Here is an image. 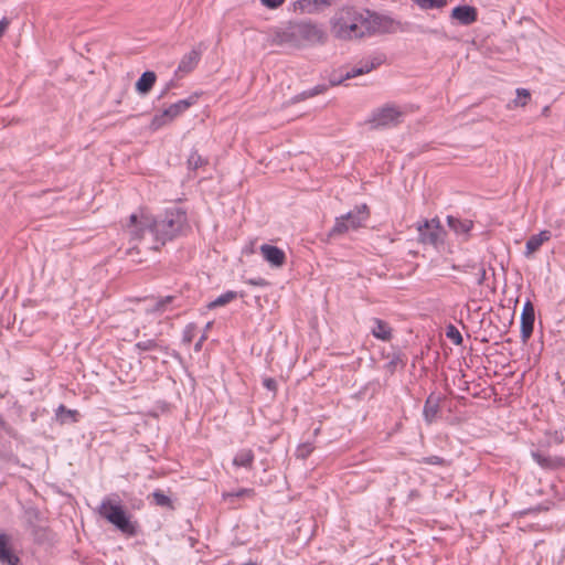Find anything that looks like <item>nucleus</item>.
I'll return each instance as SVG.
<instances>
[{"label": "nucleus", "instance_id": "obj_30", "mask_svg": "<svg viewBox=\"0 0 565 565\" xmlns=\"http://www.w3.org/2000/svg\"><path fill=\"white\" fill-rule=\"evenodd\" d=\"M535 316H521V340L526 343L534 329Z\"/></svg>", "mask_w": 565, "mask_h": 565}, {"label": "nucleus", "instance_id": "obj_14", "mask_svg": "<svg viewBox=\"0 0 565 565\" xmlns=\"http://www.w3.org/2000/svg\"><path fill=\"white\" fill-rule=\"evenodd\" d=\"M450 19L456 20L461 25H471L478 20V10L469 4H460L451 10Z\"/></svg>", "mask_w": 565, "mask_h": 565}, {"label": "nucleus", "instance_id": "obj_42", "mask_svg": "<svg viewBox=\"0 0 565 565\" xmlns=\"http://www.w3.org/2000/svg\"><path fill=\"white\" fill-rule=\"evenodd\" d=\"M470 267H471V270H477V273H476L477 285L482 286L484 284L486 275H487L484 266L482 264H472V266H470Z\"/></svg>", "mask_w": 565, "mask_h": 565}, {"label": "nucleus", "instance_id": "obj_40", "mask_svg": "<svg viewBox=\"0 0 565 565\" xmlns=\"http://www.w3.org/2000/svg\"><path fill=\"white\" fill-rule=\"evenodd\" d=\"M564 443V433L561 430H555L553 433L547 434V441L544 443L545 447H550L552 444L561 445Z\"/></svg>", "mask_w": 565, "mask_h": 565}, {"label": "nucleus", "instance_id": "obj_4", "mask_svg": "<svg viewBox=\"0 0 565 565\" xmlns=\"http://www.w3.org/2000/svg\"><path fill=\"white\" fill-rule=\"evenodd\" d=\"M198 98H199V95L193 94L185 99H181V100L170 105L168 108L162 110L160 114L154 115L150 122V129L158 130L161 127L166 126L167 124L171 122L174 118H177L182 113H184L186 109H189L192 105H194L196 103Z\"/></svg>", "mask_w": 565, "mask_h": 565}, {"label": "nucleus", "instance_id": "obj_6", "mask_svg": "<svg viewBox=\"0 0 565 565\" xmlns=\"http://www.w3.org/2000/svg\"><path fill=\"white\" fill-rule=\"evenodd\" d=\"M295 30L299 44L301 41L323 43L326 40L324 31L311 21L295 22Z\"/></svg>", "mask_w": 565, "mask_h": 565}, {"label": "nucleus", "instance_id": "obj_49", "mask_svg": "<svg viewBox=\"0 0 565 565\" xmlns=\"http://www.w3.org/2000/svg\"><path fill=\"white\" fill-rule=\"evenodd\" d=\"M0 429H2L6 434L12 436L14 434V429L3 419L0 415Z\"/></svg>", "mask_w": 565, "mask_h": 565}, {"label": "nucleus", "instance_id": "obj_18", "mask_svg": "<svg viewBox=\"0 0 565 565\" xmlns=\"http://www.w3.org/2000/svg\"><path fill=\"white\" fill-rule=\"evenodd\" d=\"M370 216V210L366 204L355 206L354 210L344 214L351 230H358L363 226Z\"/></svg>", "mask_w": 565, "mask_h": 565}, {"label": "nucleus", "instance_id": "obj_50", "mask_svg": "<svg viewBox=\"0 0 565 565\" xmlns=\"http://www.w3.org/2000/svg\"><path fill=\"white\" fill-rule=\"evenodd\" d=\"M10 24V21L8 18H2L0 20V38L4 34L6 30L8 29Z\"/></svg>", "mask_w": 565, "mask_h": 565}, {"label": "nucleus", "instance_id": "obj_1", "mask_svg": "<svg viewBox=\"0 0 565 565\" xmlns=\"http://www.w3.org/2000/svg\"><path fill=\"white\" fill-rule=\"evenodd\" d=\"M150 225V232L160 245L172 241L188 226V216L185 211L179 207L168 210L163 217L151 218V222H145Z\"/></svg>", "mask_w": 565, "mask_h": 565}, {"label": "nucleus", "instance_id": "obj_58", "mask_svg": "<svg viewBox=\"0 0 565 565\" xmlns=\"http://www.w3.org/2000/svg\"><path fill=\"white\" fill-rule=\"evenodd\" d=\"M211 326H212V322H207V323H206V326H205V329H206V330H207V329H210V328H211Z\"/></svg>", "mask_w": 565, "mask_h": 565}, {"label": "nucleus", "instance_id": "obj_36", "mask_svg": "<svg viewBox=\"0 0 565 565\" xmlns=\"http://www.w3.org/2000/svg\"><path fill=\"white\" fill-rule=\"evenodd\" d=\"M327 88H328L327 85H323V84L317 85V86H315V87H312V88H310L308 90H305L301 94L297 95L294 99H295V102H300V100L313 97V96H316L318 94H321V93L326 92Z\"/></svg>", "mask_w": 565, "mask_h": 565}, {"label": "nucleus", "instance_id": "obj_51", "mask_svg": "<svg viewBox=\"0 0 565 565\" xmlns=\"http://www.w3.org/2000/svg\"><path fill=\"white\" fill-rule=\"evenodd\" d=\"M247 284H249L252 286H265V285H267V281L264 278H258V279H248Z\"/></svg>", "mask_w": 565, "mask_h": 565}, {"label": "nucleus", "instance_id": "obj_26", "mask_svg": "<svg viewBox=\"0 0 565 565\" xmlns=\"http://www.w3.org/2000/svg\"><path fill=\"white\" fill-rule=\"evenodd\" d=\"M387 358H390V361L384 365V367L390 375H393L398 367L404 369L407 362L405 354L399 350L394 351L393 354L387 355Z\"/></svg>", "mask_w": 565, "mask_h": 565}, {"label": "nucleus", "instance_id": "obj_9", "mask_svg": "<svg viewBox=\"0 0 565 565\" xmlns=\"http://www.w3.org/2000/svg\"><path fill=\"white\" fill-rule=\"evenodd\" d=\"M385 62L384 54H375L361 60L355 66L344 73V78L350 79L356 76L367 74Z\"/></svg>", "mask_w": 565, "mask_h": 565}, {"label": "nucleus", "instance_id": "obj_2", "mask_svg": "<svg viewBox=\"0 0 565 565\" xmlns=\"http://www.w3.org/2000/svg\"><path fill=\"white\" fill-rule=\"evenodd\" d=\"M98 514L113 524L121 533L135 536L138 533V523L130 520V515L121 504L118 494H111L103 499Z\"/></svg>", "mask_w": 565, "mask_h": 565}, {"label": "nucleus", "instance_id": "obj_22", "mask_svg": "<svg viewBox=\"0 0 565 565\" xmlns=\"http://www.w3.org/2000/svg\"><path fill=\"white\" fill-rule=\"evenodd\" d=\"M274 43L282 45L289 44L292 46H299L298 39L295 30V22L289 23V25L280 31H277L274 35Z\"/></svg>", "mask_w": 565, "mask_h": 565}, {"label": "nucleus", "instance_id": "obj_7", "mask_svg": "<svg viewBox=\"0 0 565 565\" xmlns=\"http://www.w3.org/2000/svg\"><path fill=\"white\" fill-rule=\"evenodd\" d=\"M417 231L418 242L422 244L438 247L445 242V228L443 226L429 227L427 220L418 223Z\"/></svg>", "mask_w": 565, "mask_h": 565}, {"label": "nucleus", "instance_id": "obj_5", "mask_svg": "<svg viewBox=\"0 0 565 565\" xmlns=\"http://www.w3.org/2000/svg\"><path fill=\"white\" fill-rule=\"evenodd\" d=\"M531 457L544 470H559L565 467V457L550 454L543 441L536 449L531 450Z\"/></svg>", "mask_w": 565, "mask_h": 565}, {"label": "nucleus", "instance_id": "obj_23", "mask_svg": "<svg viewBox=\"0 0 565 565\" xmlns=\"http://www.w3.org/2000/svg\"><path fill=\"white\" fill-rule=\"evenodd\" d=\"M157 81V75L153 71H146L141 74L135 84L136 92L141 95H148L153 88Z\"/></svg>", "mask_w": 565, "mask_h": 565}, {"label": "nucleus", "instance_id": "obj_56", "mask_svg": "<svg viewBox=\"0 0 565 565\" xmlns=\"http://www.w3.org/2000/svg\"><path fill=\"white\" fill-rule=\"evenodd\" d=\"M414 4H416L419 9H422L423 4L426 0H412Z\"/></svg>", "mask_w": 565, "mask_h": 565}, {"label": "nucleus", "instance_id": "obj_57", "mask_svg": "<svg viewBox=\"0 0 565 565\" xmlns=\"http://www.w3.org/2000/svg\"><path fill=\"white\" fill-rule=\"evenodd\" d=\"M424 32H425V33H429V34H438V30H433V29H430V30H426V31H424Z\"/></svg>", "mask_w": 565, "mask_h": 565}, {"label": "nucleus", "instance_id": "obj_25", "mask_svg": "<svg viewBox=\"0 0 565 565\" xmlns=\"http://www.w3.org/2000/svg\"><path fill=\"white\" fill-rule=\"evenodd\" d=\"M373 322L374 327L371 330L373 337L382 341H390L392 338V328L388 323L379 318H374Z\"/></svg>", "mask_w": 565, "mask_h": 565}, {"label": "nucleus", "instance_id": "obj_45", "mask_svg": "<svg viewBox=\"0 0 565 565\" xmlns=\"http://www.w3.org/2000/svg\"><path fill=\"white\" fill-rule=\"evenodd\" d=\"M521 316H535L534 306L530 299L525 301Z\"/></svg>", "mask_w": 565, "mask_h": 565}, {"label": "nucleus", "instance_id": "obj_10", "mask_svg": "<svg viewBox=\"0 0 565 565\" xmlns=\"http://www.w3.org/2000/svg\"><path fill=\"white\" fill-rule=\"evenodd\" d=\"M206 46L203 42H200L196 46H194L190 52L184 54L179 63V66L175 71V75L179 74H189L195 70L199 62L201 61V57L203 55V52L205 51Z\"/></svg>", "mask_w": 565, "mask_h": 565}, {"label": "nucleus", "instance_id": "obj_38", "mask_svg": "<svg viewBox=\"0 0 565 565\" xmlns=\"http://www.w3.org/2000/svg\"><path fill=\"white\" fill-rule=\"evenodd\" d=\"M206 163H207V161L205 159H203L202 156L198 151L191 152V154L188 158V167L191 170H196Z\"/></svg>", "mask_w": 565, "mask_h": 565}, {"label": "nucleus", "instance_id": "obj_27", "mask_svg": "<svg viewBox=\"0 0 565 565\" xmlns=\"http://www.w3.org/2000/svg\"><path fill=\"white\" fill-rule=\"evenodd\" d=\"M349 230L351 228L348 221L345 220L344 215H341L335 217L334 225L330 228L327 235L329 239L337 238L348 233Z\"/></svg>", "mask_w": 565, "mask_h": 565}, {"label": "nucleus", "instance_id": "obj_13", "mask_svg": "<svg viewBox=\"0 0 565 565\" xmlns=\"http://www.w3.org/2000/svg\"><path fill=\"white\" fill-rule=\"evenodd\" d=\"M367 24H332V33L342 40L358 39L367 34Z\"/></svg>", "mask_w": 565, "mask_h": 565}, {"label": "nucleus", "instance_id": "obj_8", "mask_svg": "<svg viewBox=\"0 0 565 565\" xmlns=\"http://www.w3.org/2000/svg\"><path fill=\"white\" fill-rule=\"evenodd\" d=\"M26 514L28 529L30 530L33 540L39 544L52 541V532L49 530V527L36 524L35 522L40 516L39 511L36 509H30L26 511Z\"/></svg>", "mask_w": 565, "mask_h": 565}, {"label": "nucleus", "instance_id": "obj_31", "mask_svg": "<svg viewBox=\"0 0 565 565\" xmlns=\"http://www.w3.org/2000/svg\"><path fill=\"white\" fill-rule=\"evenodd\" d=\"M77 411H72L66 408L65 405L61 404L56 412H55V418L60 424H66L68 422H76L77 420Z\"/></svg>", "mask_w": 565, "mask_h": 565}, {"label": "nucleus", "instance_id": "obj_21", "mask_svg": "<svg viewBox=\"0 0 565 565\" xmlns=\"http://www.w3.org/2000/svg\"><path fill=\"white\" fill-rule=\"evenodd\" d=\"M441 397L431 393L425 401L423 416L427 424L435 422L437 414L440 409Z\"/></svg>", "mask_w": 565, "mask_h": 565}, {"label": "nucleus", "instance_id": "obj_29", "mask_svg": "<svg viewBox=\"0 0 565 565\" xmlns=\"http://www.w3.org/2000/svg\"><path fill=\"white\" fill-rule=\"evenodd\" d=\"M135 350H137L139 352L157 350V351L163 352L164 354H169L168 347L159 343L154 339H148V340H145V341L137 342L135 344Z\"/></svg>", "mask_w": 565, "mask_h": 565}, {"label": "nucleus", "instance_id": "obj_55", "mask_svg": "<svg viewBox=\"0 0 565 565\" xmlns=\"http://www.w3.org/2000/svg\"><path fill=\"white\" fill-rule=\"evenodd\" d=\"M183 341H184V342H188V343H190V342L192 341V335H191L190 331H188V330H186V331L184 332Z\"/></svg>", "mask_w": 565, "mask_h": 565}, {"label": "nucleus", "instance_id": "obj_16", "mask_svg": "<svg viewBox=\"0 0 565 565\" xmlns=\"http://www.w3.org/2000/svg\"><path fill=\"white\" fill-rule=\"evenodd\" d=\"M260 254L273 267H281L286 262L285 252L274 245L263 244L260 246Z\"/></svg>", "mask_w": 565, "mask_h": 565}, {"label": "nucleus", "instance_id": "obj_44", "mask_svg": "<svg viewBox=\"0 0 565 565\" xmlns=\"http://www.w3.org/2000/svg\"><path fill=\"white\" fill-rule=\"evenodd\" d=\"M286 0H260V3L268 9L279 8Z\"/></svg>", "mask_w": 565, "mask_h": 565}, {"label": "nucleus", "instance_id": "obj_41", "mask_svg": "<svg viewBox=\"0 0 565 565\" xmlns=\"http://www.w3.org/2000/svg\"><path fill=\"white\" fill-rule=\"evenodd\" d=\"M531 98V94L526 88L516 89V98L514 99L515 106H525Z\"/></svg>", "mask_w": 565, "mask_h": 565}, {"label": "nucleus", "instance_id": "obj_24", "mask_svg": "<svg viewBox=\"0 0 565 565\" xmlns=\"http://www.w3.org/2000/svg\"><path fill=\"white\" fill-rule=\"evenodd\" d=\"M552 233L547 230L541 231L539 234L532 235L526 242L525 255L529 256L539 250L543 243L550 241Z\"/></svg>", "mask_w": 565, "mask_h": 565}, {"label": "nucleus", "instance_id": "obj_53", "mask_svg": "<svg viewBox=\"0 0 565 565\" xmlns=\"http://www.w3.org/2000/svg\"><path fill=\"white\" fill-rule=\"evenodd\" d=\"M427 223H428L429 227L441 226L440 221H439L438 217H434L431 220H427Z\"/></svg>", "mask_w": 565, "mask_h": 565}, {"label": "nucleus", "instance_id": "obj_47", "mask_svg": "<svg viewBox=\"0 0 565 565\" xmlns=\"http://www.w3.org/2000/svg\"><path fill=\"white\" fill-rule=\"evenodd\" d=\"M175 86H177L175 81H174V79H170V81L166 84V86H164V88L161 90V93L159 94L158 98H159V99L164 98V97L168 95V93L170 92V89L174 88Z\"/></svg>", "mask_w": 565, "mask_h": 565}, {"label": "nucleus", "instance_id": "obj_32", "mask_svg": "<svg viewBox=\"0 0 565 565\" xmlns=\"http://www.w3.org/2000/svg\"><path fill=\"white\" fill-rule=\"evenodd\" d=\"M237 298V292L228 290L207 305L209 309H215L217 307L225 306Z\"/></svg>", "mask_w": 565, "mask_h": 565}, {"label": "nucleus", "instance_id": "obj_52", "mask_svg": "<svg viewBox=\"0 0 565 565\" xmlns=\"http://www.w3.org/2000/svg\"><path fill=\"white\" fill-rule=\"evenodd\" d=\"M205 340H206V335H205V334H203V335L200 338V340L195 343V345H194V350H195L196 352L201 351V349H202V344H203V342H204Z\"/></svg>", "mask_w": 565, "mask_h": 565}, {"label": "nucleus", "instance_id": "obj_3", "mask_svg": "<svg viewBox=\"0 0 565 565\" xmlns=\"http://www.w3.org/2000/svg\"><path fill=\"white\" fill-rule=\"evenodd\" d=\"M405 116V111L395 104H385L372 111L367 120L373 129L391 128L398 126Z\"/></svg>", "mask_w": 565, "mask_h": 565}, {"label": "nucleus", "instance_id": "obj_39", "mask_svg": "<svg viewBox=\"0 0 565 565\" xmlns=\"http://www.w3.org/2000/svg\"><path fill=\"white\" fill-rule=\"evenodd\" d=\"M446 335L456 345H461L462 342H463V338H462L460 331L454 324H448L447 326V328H446Z\"/></svg>", "mask_w": 565, "mask_h": 565}, {"label": "nucleus", "instance_id": "obj_35", "mask_svg": "<svg viewBox=\"0 0 565 565\" xmlns=\"http://www.w3.org/2000/svg\"><path fill=\"white\" fill-rule=\"evenodd\" d=\"M151 497L156 505L173 509L172 500L162 490H154Z\"/></svg>", "mask_w": 565, "mask_h": 565}, {"label": "nucleus", "instance_id": "obj_46", "mask_svg": "<svg viewBox=\"0 0 565 565\" xmlns=\"http://www.w3.org/2000/svg\"><path fill=\"white\" fill-rule=\"evenodd\" d=\"M344 81H347L344 78V74H335L333 73L331 76H330V79H329V83L331 86H337V85H340L341 83H343Z\"/></svg>", "mask_w": 565, "mask_h": 565}, {"label": "nucleus", "instance_id": "obj_19", "mask_svg": "<svg viewBox=\"0 0 565 565\" xmlns=\"http://www.w3.org/2000/svg\"><path fill=\"white\" fill-rule=\"evenodd\" d=\"M448 227L458 236H462L465 241L469 238L473 222L467 218H460L454 215L447 216Z\"/></svg>", "mask_w": 565, "mask_h": 565}, {"label": "nucleus", "instance_id": "obj_15", "mask_svg": "<svg viewBox=\"0 0 565 565\" xmlns=\"http://www.w3.org/2000/svg\"><path fill=\"white\" fill-rule=\"evenodd\" d=\"M145 222H151V217L145 215L139 217L135 213L129 216L127 231L131 239L139 241L143 237L146 232H150V225H145Z\"/></svg>", "mask_w": 565, "mask_h": 565}, {"label": "nucleus", "instance_id": "obj_11", "mask_svg": "<svg viewBox=\"0 0 565 565\" xmlns=\"http://www.w3.org/2000/svg\"><path fill=\"white\" fill-rule=\"evenodd\" d=\"M366 13H361L356 9L347 7L342 8L333 17L331 24H367Z\"/></svg>", "mask_w": 565, "mask_h": 565}, {"label": "nucleus", "instance_id": "obj_34", "mask_svg": "<svg viewBox=\"0 0 565 565\" xmlns=\"http://www.w3.org/2000/svg\"><path fill=\"white\" fill-rule=\"evenodd\" d=\"M175 299H178V296H175V295L161 297L156 301L154 306L151 309H148L147 311L151 312V313L163 312V311H166V309L169 305H171L175 301Z\"/></svg>", "mask_w": 565, "mask_h": 565}, {"label": "nucleus", "instance_id": "obj_20", "mask_svg": "<svg viewBox=\"0 0 565 565\" xmlns=\"http://www.w3.org/2000/svg\"><path fill=\"white\" fill-rule=\"evenodd\" d=\"M331 3L332 0H298L294 3V7L296 11L311 14L330 7Z\"/></svg>", "mask_w": 565, "mask_h": 565}, {"label": "nucleus", "instance_id": "obj_48", "mask_svg": "<svg viewBox=\"0 0 565 565\" xmlns=\"http://www.w3.org/2000/svg\"><path fill=\"white\" fill-rule=\"evenodd\" d=\"M263 385H264L267 390H269V391H271V392H276V390H277V382H276V380H274V379H271V377H266V379H264V381H263Z\"/></svg>", "mask_w": 565, "mask_h": 565}, {"label": "nucleus", "instance_id": "obj_33", "mask_svg": "<svg viewBox=\"0 0 565 565\" xmlns=\"http://www.w3.org/2000/svg\"><path fill=\"white\" fill-rule=\"evenodd\" d=\"M254 493V489L242 488L234 492L223 493V500L233 504L235 499H242L245 497L252 498Z\"/></svg>", "mask_w": 565, "mask_h": 565}, {"label": "nucleus", "instance_id": "obj_43", "mask_svg": "<svg viewBox=\"0 0 565 565\" xmlns=\"http://www.w3.org/2000/svg\"><path fill=\"white\" fill-rule=\"evenodd\" d=\"M449 0H426L422 10L443 9L448 4Z\"/></svg>", "mask_w": 565, "mask_h": 565}, {"label": "nucleus", "instance_id": "obj_12", "mask_svg": "<svg viewBox=\"0 0 565 565\" xmlns=\"http://www.w3.org/2000/svg\"><path fill=\"white\" fill-rule=\"evenodd\" d=\"M366 20H367V34H372L375 32H391L393 31V26L395 21L386 15H381L369 10H365Z\"/></svg>", "mask_w": 565, "mask_h": 565}, {"label": "nucleus", "instance_id": "obj_28", "mask_svg": "<svg viewBox=\"0 0 565 565\" xmlns=\"http://www.w3.org/2000/svg\"><path fill=\"white\" fill-rule=\"evenodd\" d=\"M254 452L250 449H243L235 455L233 465L236 467L250 469L254 462Z\"/></svg>", "mask_w": 565, "mask_h": 565}, {"label": "nucleus", "instance_id": "obj_37", "mask_svg": "<svg viewBox=\"0 0 565 565\" xmlns=\"http://www.w3.org/2000/svg\"><path fill=\"white\" fill-rule=\"evenodd\" d=\"M417 462L425 463V465L441 466V467H447L450 465L449 460H447L443 457H439V456L423 457V458L418 459Z\"/></svg>", "mask_w": 565, "mask_h": 565}, {"label": "nucleus", "instance_id": "obj_54", "mask_svg": "<svg viewBox=\"0 0 565 565\" xmlns=\"http://www.w3.org/2000/svg\"><path fill=\"white\" fill-rule=\"evenodd\" d=\"M468 266H472V264H467V265H463V266H454V269L462 270L465 273H468L469 269H471V267H468Z\"/></svg>", "mask_w": 565, "mask_h": 565}, {"label": "nucleus", "instance_id": "obj_17", "mask_svg": "<svg viewBox=\"0 0 565 565\" xmlns=\"http://www.w3.org/2000/svg\"><path fill=\"white\" fill-rule=\"evenodd\" d=\"M20 563L19 556L13 552L10 545V536L6 533L0 534V564L1 565H18Z\"/></svg>", "mask_w": 565, "mask_h": 565}]
</instances>
